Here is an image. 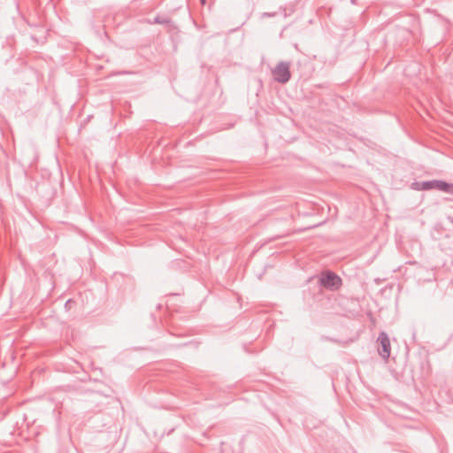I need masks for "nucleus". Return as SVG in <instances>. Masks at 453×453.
<instances>
[{
  "instance_id": "obj_3",
  "label": "nucleus",
  "mask_w": 453,
  "mask_h": 453,
  "mask_svg": "<svg viewBox=\"0 0 453 453\" xmlns=\"http://www.w3.org/2000/svg\"><path fill=\"white\" fill-rule=\"evenodd\" d=\"M321 282L326 288H338L342 284V280L334 273H327L321 279Z\"/></svg>"
},
{
  "instance_id": "obj_4",
  "label": "nucleus",
  "mask_w": 453,
  "mask_h": 453,
  "mask_svg": "<svg viewBox=\"0 0 453 453\" xmlns=\"http://www.w3.org/2000/svg\"><path fill=\"white\" fill-rule=\"evenodd\" d=\"M379 341H380L381 348H382V349L380 351L381 356L384 358L388 357V356L390 354V343H389V340H388V336L385 334H381L379 336Z\"/></svg>"
},
{
  "instance_id": "obj_1",
  "label": "nucleus",
  "mask_w": 453,
  "mask_h": 453,
  "mask_svg": "<svg viewBox=\"0 0 453 453\" xmlns=\"http://www.w3.org/2000/svg\"><path fill=\"white\" fill-rule=\"evenodd\" d=\"M411 188L418 191L439 189L453 194V184H449L441 180L416 181L411 184Z\"/></svg>"
},
{
  "instance_id": "obj_5",
  "label": "nucleus",
  "mask_w": 453,
  "mask_h": 453,
  "mask_svg": "<svg viewBox=\"0 0 453 453\" xmlns=\"http://www.w3.org/2000/svg\"><path fill=\"white\" fill-rule=\"evenodd\" d=\"M202 4H205V0H200Z\"/></svg>"
},
{
  "instance_id": "obj_2",
  "label": "nucleus",
  "mask_w": 453,
  "mask_h": 453,
  "mask_svg": "<svg viewBox=\"0 0 453 453\" xmlns=\"http://www.w3.org/2000/svg\"><path fill=\"white\" fill-rule=\"evenodd\" d=\"M274 79L280 82H286L290 78L289 67L288 65L280 64L273 70Z\"/></svg>"
}]
</instances>
